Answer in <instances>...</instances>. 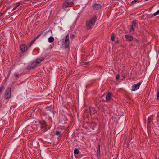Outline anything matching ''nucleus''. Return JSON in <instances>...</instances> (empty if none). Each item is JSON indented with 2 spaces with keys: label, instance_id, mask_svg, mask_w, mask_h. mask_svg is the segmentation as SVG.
Instances as JSON below:
<instances>
[{
  "label": "nucleus",
  "instance_id": "nucleus-8",
  "mask_svg": "<svg viewBox=\"0 0 159 159\" xmlns=\"http://www.w3.org/2000/svg\"><path fill=\"white\" fill-rule=\"evenodd\" d=\"M101 6L100 4H95L93 5V8L94 9L98 10L101 9Z\"/></svg>",
  "mask_w": 159,
  "mask_h": 159
},
{
  "label": "nucleus",
  "instance_id": "nucleus-16",
  "mask_svg": "<svg viewBox=\"0 0 159 159\" xmlns=\"http://www.w3.org/2000/svg\"><path fill=\"white\" fill-rule=\"evenodd\" d=\"M54 39L52 36H50L48 38V41L50 43H52L54 41Z\"/></svg>",
  "mask_w": 159,
  "mask_h": 159
},
{
  "label": "nucleus",
  "instance_id": "nucleus-17",
  "mask_svg": "<svg viewBox=\"0 0 159 159\" xmlns=\"http://www.w3.org/2000/svg\"><path fill=\"white\" fill-rule=\"evenodd\" d=\"M159 14V11H157V12L154 13L153 14H152L151 15V17L155 16Z\"/></svg>",
  "mask_w": 159,
  "mask_h": 159
},
{
  "label": "nucleus",
  "instance_id": "nucleus-4",
  "mask_svg": "<svg viewBox=\"0 0 159 159\" xmlns=\"http://www.w3.org/2000/svg\"><path fill=\"white\" fill-rule=\"evenodd\" d=\"M64 45L66 48H68L69 47L70 41H69V34H67L65 39Z\"/></svg>",
  "mask_w": 159,
  "mask_h": 159
},
{
  "label": "nucleus",
  "instance_id": "nucleus-27",
  "mask_svg": "<svg viewBox=\"0 0 159 159\" xmlns=\"http://www.w3.org/2000/svg\"><path fill=\"white\" fill-rule=\"evenodd\" d=\"M75 37V35L74 34H73L71 36V38L73 39Z\"/></svg>",
  "mask_w": 159,
  "mask_h": 159
},
{
  "label": "nucleus",
  "instance_id": "nucleus-20",
  "mask_svg": "<svg viewBox=\"0 0 159 159\" xmlns=\"http://www.w3.org/2000/svg\"><path fill=\"white\" fill-rule=\"evenodd\" d=\"M138 0H134L132 1L131 2V5H134L135 4Z\"/></svg>",
  "mask_w": 159,
  "mask_h": 159
},
{
  "label": "nucleus",
  "instance_id": "nucleus-30",
  "mask_svg": "<svg viewBox=\"0 0 159 159\" xmlns=\"http://www.w3.org/2000/svg\"><path fill=\"white\" fill-rule=\"evenodd\" d=\"M136 41L137 42H138V40H136Z\"/></svg>",
  "mask_w": 159,
  "mask_h": 159
},
{
  "label": "nucleus",
  "instance_id": "nucleus-11",
  "mask_svg": "<svg viewBox=\"0 0 159 159\" xmlns=\"http://www.w3.org/2000/svg\"><path fill=\"white\" fill-rule=\"evenodd\" d=\"M44 58L43 57L37 59L36 60V62L37 64H39L40 63L44 60Z\"/></svg>",
  "mask_w": 159,
  "mask_h": 159
},
{
  "label": "nucleus",
  "instance_id": "nucleus-24",
  "mask_svg": "<svg viewBox=\"0 0 159 159\" xmlns=\"http://www.w3.org/2000/svg\"><path fill=\"white\" fill-rule=\"evenodd\" d=\"M55 134L57 136H60L61 135V132L60 131H56Z\"/></svg>",
  "mask_w": 159,
  "mask_h": 159
},
{
  "label": "nucleus",
  "instance_id": "nucleus-25",
  "mask_svg": "<svg viewBox=\"0 0 159 159\" xmlns=\"http://www.w3.org/2000/svg\"><path fill=\"white\" fill-rule=\"evenodd\" d=\"M120 77V76L119 75H117L116 77V80H118L119 79Z\"/></svg>",
  "mask_w": 159,
  "mask_h": 159
},
{
  "label": "nucleus",
  "instance_id": "nucleus-6",
  "mask_svg": "<svg viewBox=\"0 0 159 159\" xmlns=\"http://www.w3.org/2000/svg\"><path fill=\"white\" fill-rule=\"evenodd\" d=\"M20 48L23 52H24L27 50V46L25 44H22L20 46Z\"/></svg>",
  "mask_w": 159,
  "mask_h": 159
},
{
  "label": "nucleus",
  "instance_id": "nucleus-14",
  "mask_svg": "<svg viewBox=\"0 0 159 159\" xmlns=\"http://www.w3.org/2000/svg\"><path fill=\"white\" fill-rule=\"evenodd\" d=\"M41 33H40L37 36L35 37V38H34V40L31 42L30 44V45L29 46V47H30L31 45L34 43L35 42V40L39 37L41 34Z\"/></svg>",
  "mask_w": 159,
  "mask_h": 159
},
{
  "label": "nucleus",
  "instance_id": "nucleus-9",
  "mask_svg": "<svg viewBox=\"0 0 159 159\" xmlns=\"http://www.w3.org/2000/svg\"><path fill=\"white\" fill-rule=\"evenodd\" d=\"M125 36L127 39V40L129 41H132L133 39V37L130 35H125Z\"/></svg>",
  "mask_w": 159,
  "mask_h": 159
},
{
  "label": "nucleus",
  "instance_id": "nucleus-7",
  "mask_svg": "<svg viewBox=\"0 0 159 159\" xmlns=\"http://www.w3.org/2000/svg\"><path fill=\"white\" fill-rule=\"evenodd\" d=\"M112 94L110 93H108L106 96V101L108 102L112 99Z\"/></svg>",
  "mask_w": 159,
  "mask_h": 159
},
{
  "label": "nucleus",
  "instance_id": "nucleus-1",
  "mask_svg": "<svg viewBox=\"0 0 159 159\" xmlns=\"http://www.w3.org/2000/svg\"><path fill=\"white\" fill-rule=\"evenodd\" d=\"M97 20L96 16L94 15L90 19L88 20L86 22V25L87 28L90 29L92 25H93L95 23Z\"/></svg>",
  "mask_w": 159,
  "mask_h": 159
},
{
  "label": "nucleus",
  "instance_id": "nucleus-10",
  "mask_svg": "<svg viewBox=\"0 0 159 159\" xmlns=\"http://www.w3.org/2000/svg\"><path fill=\"white\" fill-rule=\"evenodd\" d=\"M135 22L134 21H133L132 22V24L131 25V28L130 29V31L132 32L134 31V28L135 26Z\"/></svg>",
  "mask_w": 159,
  "mask_h": 159
},
{
  "label": "nucleus",
  "instance_id": "nucleus-15",
  "mask_svg": "<svg viewBox=\"0 0 159 159\" xmlns=\"http://www.w3.org/2000/svg\"><path fill=\"white\" fill-rule=\"evenodd\" d=\"M90 113L91 114H93L96 112L95 109L93 108H90Z\"/></svg>",
  "mask_w": 159,
  "mask_h": 159
},
{
  "label": "nucleus",
  "instance_id": "nucleus-31",
  "mask_svg": "<svg viewBox=\"0 0 159 159\" xmlns=\"http://www.w3.org/2000/svg\"><path fill=\"white\" fill-rule=\"evenodd\" d=\"M150 119H151V118H150ZM149 121H150V120H149Z\"/></svg>",
  "mask_w": 159,
  "mask_h": 159
},
{
  "label": "nucleus",
  "instance_id": "nucleus-29",
  "mask_svg": "<svg viewBox=\"0 0 159 159\" xmlns=\"http://www.w3.org/2000/svg\"><path fill=\"white\" fill-rule=\"evenodd\" d=\"M147 131L148 132V125H147Z\"/></svg>",
  "mask_w": 159,
  "mask_h": 159
},
{
  "label": "nucleus",
  "instance_id": "nucleus-18",
  "mask_svg": "<svg viewBox=\"0 0 159 159\" xmlns=\"http://www.w3.org/2000/svg\"><path fill=\"white\" fill-rule=\"evenodd\" d=\"M79 152V150L78 149L75 148L74 151V153L75 154H78Z\"/></svg>",
  "mask_w": 159,
  "mask_h": 159
},
{
  "label": "nucleus",
  "instance_id": "nucleus-32",
  "mask_svg": "<svg viewBox=\"0 0 159 159\" xmlns=\"http://www.w3.org/2000/svg\"><path fill=\"white\" fill-rule=\"evenodd\" d=\"M153 70H152V72H153Z\"/></svg>",
  "mask_w": 159,
  "mask_h": 159
},
{
  "label": "nucleus",
  "instance_id": "nucleus-3",
  "mask_svg": "<svg viewBox=\"0 0 159 159\" xmlns=\"http://www.w3.org/2000/svg\"><path fill=\"white\" fill-rule=\"evenodd\" d=\"M11 89L10 88H8L6 89V91L5 93V98L8 99L11 97Z\"/></svg>",
  "mask_w": 159,
  "mask_h": 159
},
{
  "label": "nucleus",
  "instance_id": "nucleus-12",
  "mask_svg": "<svg viewBox=\"0 0 159 159\" xmlns=\"http://www.w3.org/2000/svg\"><path fill=\"white\" fill-rule=\"evenodd\" d=\"M100 145H98V149L97 152V156H99L100 154Z\"/></svg>",
  "mask_w": 159,
  "mask_h": 159
},
{
  "label": "nucleus",
  "instance_id": "nucleus-26",
  "mask_svg": "<svg viewBox=\"0 0 159 159\" xmlns=\"http://www.w3.org/2000/svg\"><path fill=\"white\" fill-rule=\"evenodd\" d=\"M19 6V5H16V7H15L13 9V10H14V9H16V8H17V7H18Z\"/></svg>",
  "mask_w": 159,
  "mask_h": 159
},
{
  "label": "nucleus",
  "instance_id": "nucleus-21",
  "mask_svg": "<svg viewBox=\"0 0 159 159\" xmlns=\"http://www.w3.org/2000/svg\"><path fill=\"white\" fill-rule=\"evenodd\" d=\"M115 39V36L113 34H112L111 37V39L112 41H114Z\"/></svg>",
  "mask_w": 159,
  "mask_h": 159
},
{
  "label": "nucleus",
  "instance_id": "nucleus-13",
  "mask_svg": "<svg viewBox=\"0 0 159 159\" xmlns=\"http://www.w3.org/2000/svg\"><path fill=\"white\" fill-rule=\"evenodd\" d=\"M37 65V63L36 62H33L30 65V68H34Z\"/></svg>",
  "mask_w": 159,
  "mask_h": 159
},
{
  "label": "nucleus",
  "instance_id": "nucleus-2",
  "mask_svg": "<svg viewBox=\"0 0 159 159\" xmlns=\"http://www.w3.org/2000/svg\"><path fill=\"white\" fill-rule=\"evenodd\" d=\"M75 0H66L63 5V8L67 9L68 8L72 7L74 5L73 2Z\"/></svg>",
  "mask_w": 159,
  "mask_h": 159
},
{
  "label": "nucleus",
  "instance_id": "nucleus-22",
  "mask_svg": "<svg viewBox=\"0 0 159 159\" xmlns=\"http://www.w3.org/2000/svg\"><path fill=\"white\" fill-rule=\"evenodd\" d=\"M14 76L15 78H18L19 77L20 75H18L17 73H15V74Z\"/></svg>",
  "mask_w": 159,
  "mask_h": 159
},
{
  "label": "nucleus",
  "instance_id": "nucleus-19",
  "mask_svg": "<svg viewBox=\"0 0 159 159\" xmlns=\"http://www.w3.org/2000/svg\"><path fill=\"white\" fill-rule=\"evenodd\" d=\"M46 126V123L45 122H43V124L42 125L41 124V129H42L45 126Z\"/></svg>",
  "mask_w": 159,
  "mask_h": 159
},
{
  "label": "nucleus",
  "instance_id": "nucleus-23",
  "mask_svg": "<svg viewBox=\"0 0 159 159\" xmlns=\"http://www.w3.org/2000/svg\"><path fill=\"white\" fill-rule=\"evenodd\" d=\"M157 99L159 100V89L158 90L157 92Z\"/></svg>",
  "mask_w": 159,
  "mask_h": 159
},
{
  "label": "nucleus",
  "instance_id": "nucleus-28",
  "mask_svg": "<svg viewBox=\"0 0 159 159\" xmlns=\"http://www.w3.org/2000/svg\"><path fill=\"white\" fill-rule=\"evenodd\" d=\"M149 122V118L148 117V123Z\"/></svg>",
  "mask_w": 159,
  "mask_h": 159
},
{
  "label": "nucleus",
  "instance_id": "nucleus-5",
  "mask_svg": "<svg viewBox=\"0 0 159 159\" xmlns=\"http://www.w3.org/2000/svg\"><path fill=\"white\" fill-rule=\"evenodd\" d=\"M141 82H140L138 84L134 85L132 87V91H134L137 90L139 87Z\"/></svg>",
  "mask_w": 159,
  "mask_h": 159
}]
</instances>
